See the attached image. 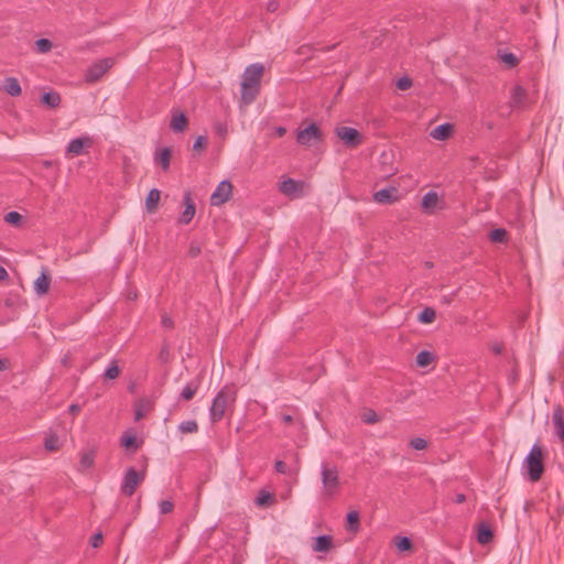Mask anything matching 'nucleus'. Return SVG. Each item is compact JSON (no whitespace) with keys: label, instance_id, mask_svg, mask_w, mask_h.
Returning a JSON list of instances; mask_svg holds the SVG:
<instances>
[{"label":"nucleus","instance_id":"nucleus-4","mask_svg":"<svg viewBox=\"0 0 564 564\" xmlns=\"http://www.w3.org/2000/svg\"><path fill=\"white\" fill-rule=\"evenodd\" d=\"M523 469L530 480L536 481L543 473L542 449L539 445H533L523 460Z\"/></svg>","mask_w":564,"mask_h":564},{"label":"nucleus","instance_id":"nucleus-36","mask_svg":"<svg viewBox=\"0 0 564 564\" xmlns=\"http://www.w3.org/2000/svg\"><path fill=\"white\" fill-rule=\"evenodd\" d=\"M121 444L126 448H133L134 451L138 447L135 436L133 435H123L121 437Z\"/></svg>","mask_w":564,"mask_h":564},{"label":"nucleus","instance_id":"nucleus-34","mask_svg":"<svg viewBox=\"0 0 564 564\" xmlns=\"http://www.w3.org/2000/svg\"><path fill=\"white\" fill-rule=\"evenodd\" d=\"M4 220L8 224L19 226L22 220V216L18 212H9L8 214H6Z\"/></svg>","mask_w":564,"mask_h":564},{"label":"nucleus","instance_id":"nucleus-38","mask_svg":"<svg viewBox=\"0 0 564 564\" xmlns=\"http://www.w3.org/2000/svg\"><path fill=\"white\" fill-rule=\"evenodd\" d=\"M506 230L501 228H497L491 230L490 232V239L495 242H502L506 238Z\"/></svg>","mask_w":564,"mask_h":564},{"label":"nucleus","instance_id":"nucleus-2","mask_svg":"<svg viewBox=\"0 0 564 564\" xmlns=\"http://www.w3.org/2000/svg\"><path fill=\"white\" fill-rule=\"evenodd\" d=\"M237 397L236 389L232 386H225L214 398L209 409V420L212 423L219 422L226 410L235 403Z\"/></svg>","mask_w":564,"mask_h":564},{"label":"nucleus","instance_id":"nucleus-18","mask_svg":"<svg viewBox=\"0 0 564 564\" xmlns=\"http://www.w3.org/2000/svg\"><path fill=\"white\" fill-rule=\"evenodd\" d=\"M333 540L330 535H319L315 539L313 550L315 552H327L332 547Z\"/></svg>","mask_w":564,"mask_h":564},{"label":"nucleus","instance_id":"nucleus-49","mask_svg":"<svg viewBox=\"0 0 564 564\" xmlns=\"http://www.w3.org/2000/svg\"><path fill=\"white\" fill-rule=\"evenodd\" d=\"M101 540H102V535H101V533H96V534L93 536V539H91V545H93L94 547H97V546L99 545V543L101 542Z\"/></svg>","mask_w":564,"mask_h":564},{"label":"nucleus","instance_id":"nucleus-54","mask_svg":"<svg viewBox=\"0 0 564 564\" xmlns=\"http://www.w3.org/2000/svg\"><path fill=\"white\" fill-rule=\"evenodd\" d=\"M9 367V360L0 359V371L7 370Z\"/></svg>","mask_w":564,"mask_h":564},{"label":"nucleus","instance_id":"nucleus-26","mask_svg":"<svg viewBox=\"0 0 564 564\" xmlns=\"http://www.w3.org/2000/svg\"><path fill=\"white\" fill-rule=\"evenodd\" d=\"M178 431L183 434L186 433H196L198 431V425L195 420L183 421L178 424Z\"/></svg>","mask_w":564,"mask_h":564},{"label":"nucleus","instance_id":"nucleus-51","mask_svg":"<svg viewBox=\"0 0 564 564\" xmlns=\"http://www.w3.org/2000/svg\"><path fill=\"white\" fill-rule=\"evenodd\" d=\"M143 415H144L143 410L140 406H138L134 411L135 421L141 420L143 417Z\"/></svg>","mask_w":564,"mask_h":564},{"label":"nucleus","instance_id":"nucleus-28","mask_svg":"<svg viewBox=\"0 0 564 564\" xmlns=\"http://www.w3.org/2000/svg\"><path fill=\"white\" fill-rule=\"evenodd\" d=\"M34 46L37 53L44 54L50 52L53 45L47 39H39L35 41Z\"/></svg>","mask_w":564,"mask_h":564},{"label":"nucleus","instance_id":"nucleus-9","mask_svg":"<svg viewBox=\"0 0 564 564\" xmlns=\"http://www.w3.org/2000/svg\"><path fill=\"white\" fill-rule=\"evenodd\" d=\"M421 206L424 213L432 215L445 208V200L436 192L429 191L424 194Z\"/></svg>","mask_w":564,"mask_h":564},{"label":"nucleus","instance_id":"nucleus-53","mask_svg":"<svg viewBox=\"0 0 564 564\" xmlns=\"http://www.w3.org/2000/svg\"><path fill=\"white\" fill-rule=\"evenodd\" d=\"M281 420L283 423L290 424L293 421V417L290 414H283L281 415Z\"/></svg>","mask_w":564,"mask_h":564},{"label":"nucleus","instance_id":"nucleus-56","mask_svg":"<svg viewBox=\"0 0 564 564\" xmlns=\"http://www.w3.org/2000/svg\"><path fill=\"white\" fill-rule=\"evenodd\" d=\"M465 499H466V498H465V495L459 494V495H457V496H456L455 501H456L457 503H463V502L465 501Z\"/></svg>","mask_w":564,"mask_h":564},{"label":"nucleus","instance_id":"nucleus-10","mask_svg":"<svg viewBox=\"0 0 564 564\" xmlns=\"http://www.w3.org/2000/svg\"><path fill=\"white\" fill-rule=\"evenodd\" d=\"M232 192V185L229 181H221L213 194L210 195V204L213 206H220L229 200Z\"/></svg>","mask_w":564,"mask_h":564},{"label":"nucleus","instance_id":"nucleus-1","mask_svg":"<svg viewBox=\"0 0 564 564\" xmlns=\"http://www.w3.org/2000/svg\"><path fill=\"white\" fill-rule=\"evenodd\" d=\"M263 72L264 67L260 63L251 64L245 69L240 90L242 104L250 105L258 96Z\"/></svg>","mask_w":564,"mask_h":564},{"label":"nucleus","instance_id":"nucleus-47","mask_svg":"<svg viewBox=\"0 0 564 564\" xmlns=\"http://www.w3.org/2000/svg\"><path fill=\"white\" fill-rule=\"evenodd\" d=\"M161 324L165 328H171L173 326V322L167 315L162 316Z\"/></svg>","mask_w":564,"mask_h":564},{"label":"nucleus","instance_id":"nucleus-35","mask_svg":"<svg viewBox=\"0 0 564 564\" xmlns=\"http://www.w3.org/2000/svg\"><path fill=\"white\" fill-rule=\"evenodd\" d=\"M395 546L399 551H408L412 547V542L406 536H401L397 539Z\"/></svg>","mask_w":564,"mask_h":564},{"label":"nucleus","instance_id":"nucleus-22","mask_svg":"<svg viewBox=\"0 0 564 564\" xmlns=\"http://www.w3.org/2000/svg\"><path fill=\"white\" fill-rule=\"evenodd\" d=\"M199 382L197 380L188 382L181 392V398L185 401L191 400L198 389Z\"/></svg>","mask_w":564,"mask_h":564},{"label":"nucleus","instance_id":"nucleus-29","mask_svg":"<svg viewBox=\"0 0 564 564\" xmlns=\"http://www.w3.org/2000/svg\"><path fill=\"white\" fill-rule=\"evenodd\" d=\"M435 311L431 307H426L420 313L419 321L425 324L432 323L435 319Z\"/></svg>","mask_w":564,"mask_h":564},{"label":"nucleus","instance_id":"nucleus-44","mask_svg":"<svg viewBox=\"0 0 564 564\" xmlns=\"http://www.w3.org/2000/svg\"><path fill=\"white\" fill-rule=\"evenodd\" d=\"M214 128H215V132L219 137H225L227 134V124L226 123H224V122H216Z\"/></svg>","mask_w":564,"mask_h":564},{"label":"nucleus","instance_id":"nucleus-32","mask_svg":"<svg viewBox=\"0 0 564 564\" xmlns=\"http://www.w3.org/2000/svg\"><path fill=\"white\" fill-rule=\"evenodd\" d=\"M359 514L357 511H350L347 514L348 529L356 531L358 529Z\"/></svg>","mask_w":564,"mask_h":564},{"label":"nucleus","instance_id":"nucleus-21","mask_svg":"<svg viewBox=\"0 0 564 564\" xmlns=\"http://www.w3.org/2000/svg\"><path fill=\"white\" fill-rule=\"evenodd\" d=\"M50 286V279L45 273H42L34 282V291L39 295H43L47 292Z\"/></svg>","mask_w":564,"mask_h":564},{"label":"nucleus","instance_id":"nucleus-57","mask_svg":"<svg viewBox=\"0 0 564 564\" xmlns=\"http://www.w3.org/2000/svg\"><path fill=\"white\" fill-rule=\"evenodd\" d=\"M198 252H199L198 248H194V247L191 248V254L192 256H196Z\"/></svg>","mask_w":564,"mask_h":564},{"label":"nucleus","instance_id":"nucleus-19","mask_svg":"<svg viewBox=\"0 0 564 564\" xmlns=\"http://www.w3.org/2000/svg\"><path fill=\"white\" fill-rule=\"evenodd\" d=\"M170 159L171 150L169 148H163L155 154L154 161L166 171L170 166Z\"/></svg>","mask_w":564,"mask_h":564},{"label":"nucleus","instance_id":"nucleus-8","mask_svg":"<svg viewBox=\"0 0 564 564\" xmlns=\"http://www.w3.org/2000/svg\"><path fill=\"white\" fill-rule=\"evenodd\" d=\"M322 140V132L315 123H311L305 129L299 130L296 142L301 145L310 147Z\"/></svg>","mask_w":564,"mask_h":564},{"label":"nucleus","instance_id":"nucleus-16","mask_svg":"<svg viewBox=\"0 0 564 564\" xmlns=\"http://www.w3.org/2000/svg\"><path fill=\"white\" fill-rule=\"evenodd\" d=\"M187 126V119L183 112L173 111L170 127L174 132H182Z\"/></svg>","mask_w":564,"mask_h":564},{"label":"nucleus","instance_id":"nucleus-58","mask_svg":"<svg viewBox=\"0 0 564 564\" xmlns=\"http://www.w3.org/2000/svg\"><path fill=\"white\" fill-rule=\"evenodd\" d=\"M135 297H137V294H135V293H130V294H129V299L134 300Z\"/></svg>","mask_w":564,"mask_h":564},{"label":"nucleus","instance_id":"nucleus-15","mask_svg":"<svg viewBox=\"0 0 564 564\" xmlns=\"http://www.w3.org/2000/svg\"><path fill=\"white\" fill-rule=\"evenodd\" d=\"M1 88L12 97L21 94V86L15 77L4 78Z\"/></svg>","mask_w":564,"mask_h":564},{"label":"nucleus","instance_id":"nucleus-46","mask_svg":"<svg viewBox=\"0 0 564 564\" xmlns=\"http://www.w3.org/2000/svg\"><path fill=\"white\" fill-rule=\"evenodd\" d=\"M274 467H275V470H276L278 473H280V474H288V473H289V469H288V467H286L285 463H284V462H282V460H278V462L275 463V466H274Z\"/></svg>","mask_w":564,"mask_h":564},{"label":"nucleus","instance_id":"nucleus-13","mask_svg":"<svg viewBox=\"0 0 564 564\" xmlns=\"http://www.w3.org/2000/svg\"><path fill=\"white\" fill-rule=\"evenodd\" d=\"M373 199L379 204H392L398 200V189L395 187H387L377 191Z\"/></svg>","mask_w":564,"mask_h":564},{"label":"nucleus","instance_id":"nucleus-3","mask_svg":"<svg viewBox=\"0 0 564 564\" xmlns=\"http://www.w3.org/2000/svg\"><path fill=\"white\" fill-rule=\"evenodd\" d=\"M321 498L323 500L333 499L340 487L338 470L335 466L323 463L321 465Z\"/></svg>","mask_w":564,"mask_h":564},{"label":"nucleus","instance_id":"nucleus-6","mask_svg":"<svg viewBox=\"0 0 564 564\" xmlns=\"http://www.w3.org/2000/svg\"><path fill=\"white\" fill-rule=\"evenodd\" d=\"M113 65V59L106 57L95 62L88 67L85 73V80L87 83H95L99 80L104 74Z\"/></svg>","mask_w":564,"mask_h":564},{"label":"nucleus","instance_id":"nucleus-17","mask_svg":"<svg viewBox=\"0 0 564 564\" xmlns=\"http://www.w3.org/2000/svg\"><path fill=\"white\" fill-rule=\"evenodd\" d=\"M453 127L451 123H442L437 127H435L431 132L430 135L435 140H446L451 133H452Z\"/></svg>","mask_w":564,"mask_h":564},{"label":"nucleus","instance_id":"nucleus-42","mask_svg":"<svg viewBox=\"0 0 564 564\" xmlns=\"http://www.w3.org/2000/svg\"><path fill=\"white\" fill-rule=\"evenodd\" d=\"M160 513L166 514L173 510V502L170 500H162L159 503Z\"/></svg>","mask_w":564,"mask_h":564},{"label":"nucleus","instance_id":"nucleus-39","mask_svg":"<svg viewBox=\"0 0 564 564\" xmlns=\"http://www.w3.org/2000/svg\"><path fill=\"white\" fill-rule=\"evenodd\" d=\"M397 88L400 90H406L412 86V79L408 76H403L397 80Z\"/></svg>","mask_w":564,"mask_h":564},{"label":"nucleus","instance_id":"nucleus-43","mask_svg":"<svg viewBox=\"0 0 564 564\" xmlns=\"http://www.w3.org/2000/svg\"><path fill=\"white\" fill-rule=\"evenodd\" d=\"M362 421L368 424L376 423V422H378V415L373 411H368V412L364 413Z\"/></svg>","mask_w":564,"mask_h":564},{"label":"nucleus","instance_id":"nucleus-20","mask_svg":"<svg viewBox=\"0 0 564 564\" xmlns=\"http://www.w3.org/2000/svg\"><path fill=\"white\" fill-rule=\"evenodd\" d=\"M41 101L50 108H56L61 104V95L56 91H48L42 96Z\"/></svg>","mask_w":564,"mask_h":564},{"label":"nucleus","instance_id":"nucleus-25","mask_svg":"<svg viewBox=\"0 0 564 564\" xmlns=\"http://www.w3.org/2000/svg\"><path fill=\"white\" fill-rule=\"evenodd\" d=\"M160 200V191L152 188L147 196L145 206L149 212L153 210Z\"/></svg>","mask_w":564,"mask_h":564},{"label":"nucleus","instance_id":"nucleus-12","mask_svg":"<svg viewBox=\"0 0 564 564\" xmlns=\"http://www.w3.org/2000/svg\"><path fill=\"white\" fill-rule=\"evenodd\" d=\"M303 182H297L292 178H286L282 181L279 186L280 192L290 197H301L303 194Z\"/></svg>","mask_w":564,"mask_h":564},{"label":"nucleus","instance_id":"nucleus-41","mask_svg":"<svg viewBox=\"0 0 564 564\" xmlns=\"http://www.w3.org/2000/svg\"><path fill=\"white\" fill-rule=\"evenodd\" d=\"M410 445L416 451H422L426 447L427 443L423 437H415L411 440Z\"/></svg>","mask_w":564,"mask_h":564},{"label":"nucleus","instance_id":"nucleus-11","mask_svg":"<svg viewBox=\"0 0 564 564\" xmlns=\"http://www.w3.org/2000/svg\"><path fill=\"white\" fill-rule=\"evenodd\" d=\"M93 140L89 137H80L70 140L66 147V155L77 156L85 152V148L89 149Z\"/></svg>","mask_w":564,"mask_h":564},{"label":"nucleus","instance_id":"nucleus-48","mask_svg":"<svg viewBox=\"0 0 564 564\" xmlns=\"http://www.w3.org/2000/svg\"><path fill=\"white\" fill-rule=\"evenodd\" d=\"M278 2L275 0H270L268 3H267V10L269 12H275L278 10Z\"/></svg>","mask_w":564,"mask_h":564},{"label":"nucleus","instance_id":"nucleus-52","mask_svg":"<svg viewBox=\"0 0 564 564\" xmlns=\"http://www.w3.org/2000/svg\"><path fill=\"white\" fill-rule=\"evenodd\" d=\"M68 410H69V412H70L72 414H76V413H78V412L80 411V406H79L78 404H75V403H74V404H70V405H69V409H68Z\"/></svg>","mask_w":564,"mask_h":564},{"label":"nucleus","instance_id":"nucleus-31","mask_svg":"<svg viewBox=\"0 0 564 564\" xmlns=\"http://www.w3.org/2000/svg\"><path fill=\"white\" fill-rule=\"evenodd\" d=\"M120 373L119 367L117 366L116 361H111V364L106 368L104 376L109 379L113 380L118 378Z\"/></svg>","mask_w":564,"mask_h":564},{"label":"nucleus","instance_id":"nucleus-50","mask_svg":"<svg viewBox=\"0 0 564 564\" xmlns=\"http://www.w3.org/2000/svg\"><path fill=\"white\" fill-rule=\"evenodd\" d=\"M285 132H286V129H285L284 127H276V128L274 129V133H275V135H276V137H279V138H280V137H283V135L285 134Z\"/></svg>","mask_w":564,"mask_h":564},{"label":"nucleus","instance_id":"nucleus-37","mask_svg":"<svg viewBox=\"0 0 564 564\" xmlns=\"http://www.w3.org/2000/svg\"><path fill=\"white\" fill-rule=\"evenodd\" d=\"M57 443H58L57 436L50 435V436L45 437V440H44V447L47 451L52 452V451L57 449V447H58Z\"/></svg>","mask_w":564,"mask_h":564},{"label":"nucleus","instance_id":"nucleus-5","mask_svg":"<svg viewBox=\"0 0 564 564\" xmlns=\"http://www.w3.org/2000/svg\"><path fill=\"white\" fill-rule=\"evenodd\" d=\"M335 134L348 148H357L364 141L362 134L357 129L347 126L337 127Z\"/></svg>","mask_w":564,"mask_h":564},{"label":"nucleus","instance_id":"nucleus-33","mask_svg":"<svg viewBox=\"0 0 564 564\" xmlns=\"http://www.w3.org/2000/svg\"><path fill=\"white\" fill-rule=\"evenodd\" d=\"M499 56L501 62H503L508 67H514L518 64V57L512 53H502Z\"/></svg>","mask_w":564,"mask_h":564},{"label":"nucleus","instance_id":"nucleus-7","mask_svg":"<svg viewBox=\"0 0 564 564\" xmlns=\"http://www.w3.org/2000/svg\"><path fill=\"white\" fill-rule=\"evenodd\" d=\"M144 479V473L137 471L134 468H128L121 485V490L127 496H132L135 488Z\"/></svg>","mask_w":564,"mask_h":564},{"label":"nucleus","instance_id":"nucleus-55","mask_svg":"<svg viewBox=\"0 0 564 564\" xmlns=\"http://www.w3.org/2000/svg\"><path fill=\"white\" fill-rule=\"evenodd\" d=\"M8 278L7 270L0 265V280H6Z\"/></svg>","mask_w":564,"mask_h":564},{"label":"nucleus","instance_id":"nucleus-23","mask_svg":"<svg viewBox=\"0 0 564 564\" xmlns=\"http://www.w3.org/2000/svg\"><path fill=\"white\" fill-rule=\"evenodd\" d=\"M491 538L492 531L490 530V528L487 524L481 523L477 531V541L480 544H486L490 541Z\"/></svg>","mask_w":564,"mask_h":564},{"label":"nucleus","instance_id":"nucleus-40","mask_svg":"<svg viewBox=\"0 0 564 564\" xmlns=\"http://www.w3.org/2000/svg\"><path fill=\"white\" fill-rule=\"evenodd\" d=\"M272 499H273V498H272V496H271L269 492H267V491H261V492L258 495L257 499H256V503H257L258 506H265L267 503H269L270 501H272Z\"/></svg>","mask_w":564,"mask_h":564},{"label":"nucleus","instance_id":"nucleus-24","mask_svg":"<svg viewBox=\"0 0 564 564\" xmlns=\"http://www.w3.org/2000/svg\"><path fill=\"white\" fill-rule=\"evenodd\" d=\"M95 455L93 451H86L82 453L79 460V470L84 471L89 469L94 465Z\"/></svg>","mask_w":564,"mask_h":564},{"label":"nucleus","instance_id":"nucleus-14","mask_svg":"<svg viewBox=\"0 0 564 564\" xmlns=\"http://www.w3.org/2000/svg\"><path fill=\"white\" fill-rule=\"evenodd\" d=\"M184 204H185V208L180 217V223L182 224H189L191 220L193 219L194 215H195V205L194 203L192 202V198H191V194L189 193H186L184 195Z\"/></svg>","mask_w":564,"mask_h":564},{"label":"nucleus","instance_id":"nucleus-27","mask_svg":"<svg viewBox=\"0 0 564 564\" xmlns=\"http://www.w3.org/2000/svg\"><path fill=\"white\" fill-rule=\"evenodd\" d=\"M434 359V355L427 350H422L416 356V364L420 367L429 366Z\"/></svg>","mask_w":564,"mask_h":564},{"label":"nucleus","instance_id":"nucleus-30","mask_svg":"<svg viewBox=\"0 0 564 564\" xmlns=\"http://www.w3.org/2000/svg\"><path fill=\"white\" fill-rule=\"evenodd\" d=\"M525 97V90L521 86H514L511 91V99L514 105L522 102Z\"/></svg>","mask_w":564,"mask_h":564},{"label":"nucleus","instance_id":"nucleus-59","mask_svg":"<svg viewBox=\"0 0 564 564\" xmlns=\"http://www.w3.org/2000/svg\"><path fill=\"white\" fill-rule=\"evenodd\" d=\"M496 352H500V349L498 347H495Z\"/></svg>","mask_w":564,"mask_h":564},{"label":"nucleus","instance_id":"nucleus-45","mask_svg":"<svg viewBox=\"0 0 564 564\" xmlns=\"http://www.w3.org/2000/svg\"><path fill=\"white\" fill-rule=\"evenodd\" d=\"M206 142H207L206 137L199 135V137H197L195 139L194 144H193V149L194 150H200V149H203L205 147Z\"/></svg>","mask_w":564,"mask_h":564}]
</instances>
